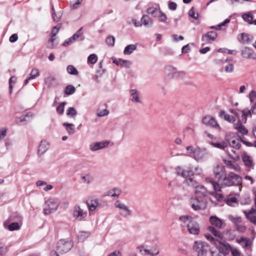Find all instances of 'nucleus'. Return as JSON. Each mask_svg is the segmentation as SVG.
<instances>
[{
	"mask_svg": "<svg viewBox=\"0 0 256 256\" xmlns=\"http://www.w3.org/2000/svg\"><path fill=\"white\" fill-rule=\"evenodd\" d=\"M165 72L170 78H174L183 79L186 76L184 72L177 71L175 68L170 66L165 68Z\"/></svg>",
	"mask_w": 256,
	"mask_h": 256,
	"instance_id": "12",
	"label": "nucleus"
},
{
	"mask_svg": "<svg viewBox=\"0 0 256 256\" xmlns=\"http://www.w3.org/2000/svg\"><path fill=\"white\" fill-rule=\"evenodd\" d=\"M208 194V191L206 188L202 185H199L198 187H196L194 190V196L206 200Z\"/></svg>",
	"mask_w": 256,
	"mask_h": 256,
	"instance_id": "18",
	"label": "nucleus"
},
{
	"mask_svg": "<svg viewBox=\"0 0 256 256\" xmlns=\"http://www.w3.org/2000/svg\"><path fill=\"white\" fill-rule=\"evenodd\" d=\"M112 62H113V63L115 64L117 66H124L125 65V64H126L127 63H129L130 64V62H129L128 60H123L122 59H119V60H117L116 58H114V59H113Z\"/></svg>",
	"mask_w": 256,
	"mask_h": 256,
	"instance_id": "52",
	"label": "nucleus"
},
{
	"mask_svg": "<svg viewBox=\"0 0 256 256\" xmlns=\"http://www.w3.org/2000/svg\"><path fill=\"white\" fill-rule=\"evenodd\" d=\"M228 144L230 146V148H232V152L234 154H236V150H238L241 146L240 140L238 138H236L233 140L231 142L228 140Z\"/></svg>",
	"mask_w": 256,
	"mask_h": 256,
	"instance_id": "25",
	"label": "nucleus"
},
{
	"mask_svg": "<svg viewBox=\"0 0 256 256\" xmlns=\"http://www.w3.org/2000/svg\"><path fill=\"white\" fill-rule=\"evenodd\" d=\"M230 220L234 222V226L241 224L242 222V218L240 216H230Z\"/></svg>",
	"mask_w": 256,
	"mask_h": 256,
	"instance_id": "56",
	"label": "nucleus"
},
{
	"mask_svg": "<svg viewBox=\"0 0 256 256\" xmlns=\"http://www.w3.org/2000/svg\"><path fill=\"white\" fill-rule=\"evenodd\" d=\"M202 122L206 126L214 128L219 127V125L216 120L213 117L210 116H205L204 118H203Z\"/></svg>",
	"mask_w": 256,
	"mask_h": 256,
	"instance_id": "24",
	"label": "nucleus"
},
{
	"mask_svg": "<svg viewBox=\"0 0 256 256\" xmlns=\"http://www.w3.org/2000/svg\"><path fill=\"white\" fill-rule=\"evenodd\" d=\"M4 226L5 228L8 230L10 231L18 230L20 228V224L18 222H12L11 224H8V222L6 221L4 222Z\"/></svg>",
	"mask_w": 256,
	"mask_h": 256,
	"instance_id": "27",
	"label": "nucleus"
},
{
	"mask_svg": "<svg viewBox=\"0 0 256 256\" xmlns=\"http://www.w3.org/2000/svg\"><path fill=\"white\" fill-rule=\"evenodd\" d=\"M80 178L82 180V182L86 184H90L92 183L94 180L93 176L90 174L82 175Z\"/></svg>",
	"mask_w": 256,
	"mask_h": 256,
	"instance_id": "44",
	"label": "nucleus"
},
{
	"mask_svg": "<svg viewBox=\"0 0 256 256\" xmlns=\"http://www.w3.org/2000/svg\"><path fill=\"white\" fill-rule=\"evenodd\" d=\"M242 122L240 120H238L236 124H234V128L236 130L240 133L244 135L247 134L248 130L242 124Z\"/></svg>",
	"mask_w": 256,
	"mask_h": 256,
	"instance_id": "31",
	"label": "nucleus"
},
{
	"mask_svg": "<svg viewBox=\"0 0 256 256\" xmlns=\"http://www.w3.org/2000/svg\"><path fill=\"white\" fill-rule=\"evenodd\" d=\"M226 204L231 206H235L238 204L236 198L233 196H230L225 200Z\"/></svg>",
	"mask_w": 256,
	"mask_h": 256,
	"instance_id": "42",
	"label": "nucleus"
},
{
	"mask_svg": "<svg viewBox=\"0 0 256 256\" xmlns=\"http://www.w3.org/2000/svg\"><path fill=\"white\" fill-rule=\"evenodd\" d=\"M62 126L66 128L68 134H73L75 132V126L73 124L64 122Z\"/></svg>",
	"mask_w": 256,
	"mask_h": 256,
	"instance_id": "41",
	"label": "nucleus"
},
{
	"mask_svg": "<svg viewBox=\"0 0 256 256\" xmlns=\"http://www.w3.org/2000/svg\"><path fill=\"white\" fill-rule=\"evenodd\" d=\"M60 28V26L58 24L54 26L51 32V36H56V34L58 33Z\"/></svg>",
	"mask_w": 256,
	"mask_h": 256,
	"instance_id": "62",
	"label": "nucleus"
},
{
	"mask_svg": "<svg viewBox=\"0 0 256 256\" xmlns=\"http://www.w3.org/2000/svg\"><path fill=\"white\" fill-rule=\"evenodd\" d=\"M242 18L244 22L249 24H251L254 18L252 12H248L242 14Z\"/></svg>",
	"mask_w": 256,
	"mask_h": 256,
	"instance_id": "34",
	"label": "nucleus"
},
{
	"mask_svg": "<svg viewBox=\"0 0 256 256\" xmlns=\"http://www.w3.org/2000/svg\"><path fill=\"white\" fill-rule=\"evenodd\" d=\"M246 218L252 223L256 225V210L252 208L250 210H244Z\"/></svg>",
	"mask_w": 256,
	"mask_h": 256,
	"instance_id": "22",
	"label": "nucleus"
},
{
	"mask_svg": "<svg viewBox=\"0 0 256 256\" xmlns=\"http://www.w3.org/2000/svg\"><path fill=\"white\" fill-rule=\"evenodd\" d=\"M142 25L146 27L152 26L154 22L153 20L148 16V14H144L140 19Z\"/></svg>",
	"mask_w": 256,
	"mask_h": 256,
	"instance_id": "28",
	"label": "nucleus"
},
{
	"mask_svg": "<svg viewBox=\"0 0 256 256\" xmlns=\"http://www.w3.org/2000/svg\"><path fill=\"white\" fill-rule=\"evenodd\" d=\"M146 12L154 18H157L159 22H166L167 20L166 15L160 10L159 6L150 7L147 9Z\"/></svg>",
	"mask_w": 256,
	"mask_h": 256,
	"instance_id": "8",
	"label": "nucleus"
},
{
	"mask_svg": "<svg viewBox=\"0 0 256 256\" xmlns=\"http://www.w3.org/2000/svg\"><path fill=\"white\" fill-rule=\"evenodd\" d=\"M214 174L217 182L212 178H206L207 183L212 184L216 191H220L222 188L242 185V178L239 174L233 172L226 174L224 166L218 165L214 168Z\"/></svg>",
	"mask_w": 256,
	"mask_h": 256,
	"instance_id": "1",
	"label": "nucleus"
},
{
	"mask_svg": "<svg viewBox=\"0 0 256 256\" xmlns=\"http://www.w3.org/2000/svg\"><path fill=\"white\" fill-rule=\"evenodd\" d=\"M75 91V87L74 86L70 84L66 86L64 92L66 95L69 96L73 94Z\"/></svg>",
	"mask_w": 256,
	"mask_h": 256,
	"instance_id": "48",
	"label": "nucleus"
},
{
	"mask_svg": "<svg viewBox=\"0 0 256 256\" xmlns=\"http://www.w3.org/2000/svg\"><path fill=\"white\" fill-rule=\"evenodd\" d=\"M115 208L118 210L119 214L124 218L130 217L132 214V211L124 202L120 200H117L114 204Z\"/></svg>",
	"mask_w": 256,
	"mask_h": 256,
	"instance_id": "5",
	"label": "nucleus"
},
{
	"mask_svg": "<svg viewBox=\"0 0 256 256\" xmlns=\"http://www.w3.org/2000/svg\"><path fill=\"white\" fill-rule=\"evenodd\" d=\"M184 175H182V176L186 178L190 177L191 176H193L194 172L192 168L184 169L183 172Z\"/></svg>",
	"mask_w": 256,
	"mask_h": 256,
	"instance_id": "58",
	"label": "nucleus"
},
{
	"mask_svg": "<svg viewBox=\"0 0 256 256\" xmlns=\"http://www.w3.org/2000/svg\"><path fill=\"white\" fill-rule=\"evenodd\" d=\"M109 144L107 141L92 142L90 145V150L92 152L106 148Z\"/></svg>",
	"mask_w": 256,
	"mask_h": 256,
	"instance_id": "21",
	"label": "nucleus"
},
{
	"mask_svg": "<svg viewBox=\"0 0 256 256\" xmlns=\"http://www.w3.org/2000/svg\"><path fill=\"white\" fill-rule=\"evenodd\" d=\"M88 209L90 211H94L98 206V202L96 198H92L90 202H86Z\"/></svg>",
	"mask_w": 256,
	"mask_h": 256,
	"instance_id": "36",
	"label": "nucleus"
},
{
	"mask_svg": "<svg viewBox=\"0 0 256 256\" xmlns=\"http://www.w3.org/2000/svg\"><path fill=\"white\" fill-rule=\"evenodd\" d=\"M30 116V113H26L25 115L22 116L20 117H17L16 118V122L19 125L26 124L28 122L27 118Z\"/></svg>",
	"mask_w": 256,
	"mask_h": 256,
	"instance_id": "33",
	"label": "nucleus"
},
{
	"mask_svg": "<svg viewBox=\"0 0 256 256\" xmlns=\"http://www.w3.org/2000/svg\"><path fill=\"white\" fill-rule=\"evenodd\" d=\"M73 246L72 242L69 240H60L56 246V250L60 254L66 253L68 252Z\"/></svg>",
	"mask_w": 256,
	"mask_h": 256,
	"instance_id": "10",
	"label": "nucleus"
},
{
	"mask_svg": "<svg viewBox=\"0 0 256 256\" xmlns=\"http://www.w3.org/2000/svg\"><path fill=\"white\" fill-rule=\"evenodd\" d=\"M87 216V212L82 209L79 205H76L74 208L72 217L78 221L84 220Z\"/></svg>",
	"mask_w": 256,
	"mask_h": 256,
	"instance_id": "14",
	"label": "nucleus"
},
{
	"mask_svg": "<svg viewBox=\"0 0 256 256\" xmlns=\"http://www.w3.org/2000/svg\"><path fill=\"white\" fill-rule=\"evenodd\" d=\"M187 150H190L192 153L191 156L197 162L204 161L208 158V153L205 148H197L193 150L192 146H187Z\"/></svg>",
	"mask_w": 256,
	"mask_h": 256,
	"instance_id": "6",
	"label": "nucleus"
},
{
	"mask_svg": "<svg viewBox=\"0 0 256 256\" xmlns=\"http://www.w3.org/2000/svg\"><path fill=\"white\" fill-rule=\"evenodd\" d=\"M242 160L246 167V170L248 172L254 168V164L252 158L246 153H244L242 156Z\"/></svg>",
	"mask_w": 256,
	"mask_h": 256,
	"instance_id": "16",
	"label": "nucleus"
},
{
	"mask_svg": "<svg viewBox=\"0 0 256 256\" xmlns=\"http://www.w3.org/2000/svg\"><path fill=\"white\" fill-rule=\"evenodd\" d=\"M241 55L245 58L248 59H256V54L254 50L248 47H244L241 50Z\"/></svg>",
	"mask_w": 256,
	"mask_h": 256,
	"instance_id": "20",
	"label": "nucleus"
},
{
	"mask_svg": "<svg viewBox=\"0 0 256 256\" xmlns=\"http://www.w3.org/2000/svg\"><path fill=\"white\" fill-rule=\"evenodd\" d=\"M188 16L190 18L195 20H198V12H195L194 7H192L188 12Z\"/></svg>",
	"mask_w": 256,
	"mask_h": 256,
	"instance_id": "46",
	"label": "nucleus"
},
{
	"mask_svg": "<svg viewBox=\"0 0 256 256\" xmlns=\"http://www.w3.org/2000/svg\"><path fill=\"white\" fill-rule=\"evenodd\" d=\"M224 164L227 168L232 170L236 172H240L241 168L238 163L229 160H224Z\"/></svg>",
	"mask_w": 256,
	"mask_h": 256,
	"instance_id": "23",
	"label": "nucleus"
},
{
	"mask_svg": "<svg viewBox=\"0 0 256 256\" xmlns=\"http://www.w3.org/2000/svg\"><path fill=\"white\" fill-rule=\"evenodd\" d=\"M80 38V41H83L85 39L84 35L83 28H79L72 36L66 39L62 43V46H67L74 42L77 39Z\"/></svg>",
	"mask_w": 256,
	"mask_h": 256,
	"instance_id": "9",
	"label": "nucleus"
},
{
	"mask_svg": "<svg viewBox=\"0 0 256 256\" xmlns=\"http://www.w3.org/2000/svg\"><path fill=\"white\" fill-rule=\"evenodd\" d=\"M46 206L44 208V214H49L55 212L59 206V202L58 200L50 198L46 202Z\"/></svg>",
	"mask_w": 256,
	"mask_h": 256,
	"instance_id": "11",
	"label": "nucleus"
},
{
	"mask_svg": "<svg viewBox=\"0 0 256 256\" xmlns=\"http://www.w3.org/2000/svg\"><path fill=\"white\" fill-rule=\"evenodd\" d=\"M49 146V143L46 140H42L38 147V154L40 156L44 154L48 149Z\"/></svg>",
	"mask_w": 256,
	"mask_h": 256,
	"instance_id": "26",
	"label": "nucleus"
},
{
	"mask_svg": "<svg viewBox=\"0 0 256 256\" xmlns=\"http://www.w3.org/2000/svg\"><path fill=\"white\" fill-rule=\"evenodd\" d=\"M252 110L248 108L243 110L242 112V117L240 120L242 122L246 123V122L247 118L252 117Z\"/></svg>",
	"mask_w": 256,
	"mask_h": 256,
	"instance_id": "37",
	"label": "nucleus"
},
{
	"mask_svg": "<svg viewBox=\"0 0 256 256\" xmlns=\"http://www.w3.org/2000/svg\"><path fill=\"white\" fill-rule=\"evenodd\" d=\"M137 46L135 44H131L126 46L124 50L125 55H130L136 50Z\"/></svg>",
	"mask_w": 256,
	"mask_h": 256,
	"instance_id": "38",
	"label": "nucleus"
},
{
	"mask_svg": "<svg viewBox=\"0 0 256 256\" xmlns=\"http://www.w3.org/2000/svg\"><path fill=\"white\" fill-rule=\"evenodd\" d=\"M217 36L218 34L216 32L210 31L202 36V41L205 44H210L216 39Z\"/></svg>",
	"mask_w": 256,
	"mask_h": 256,
	"instance_id": "17",
	"label": "nucleus"
},
{
	"mask_svg": "<svg viewBox=\"0 0 256 256\" xmlns=\"http://www.w3.org/2000/svg\"><path fill=\"white\" fill-rule=\"evenodd\" d=\"M58 43V40L56 36H51L50 39L48 42L47 47L50 48H54L56 47Z\"/></svg>",
	"mask_w": 256,
	"mask_h": 256,
	"instance_id": "39",
	"label": "nucleus"
},
{
	"mask_svg": "<svg viewBox=\"0 0 256 256\" xmlns=\"http://www.w3.org/2000/svg\"><path fill=\"white\" fill-rule=\"evenodd\" d=\"M121 192V190L119 188H114L109 191V194L112 198H117L119 196Z\"/></svg>",
	"mask_w": 256,
	"mask_h": 256,
	"instance_id": "50",
	"label": "nucleus"
},
{
	"mask_svg": "<svg viewBox=\"0 0 256 256\" xmlns=\"http://www.w3.org/2000/svg\"><path fill=\"white\" fill-rule=\"evenodd\" d=\"M230 22V19L229 18H226L224 22L220 23V24L212 26L210 27V28L211 29H215L216 30H218L222 29V28L226 24H228Z\"/></svg>",
	"mask_w": 256,
	"mask_h": 256,
	"instance_id": "45",
	"label": "nucleus"
},
{
	"mask_svg": "<svg viewBox=\"0 0 256 256\" xmlns=\"http://www.w3.org/2000/svg\"><path fill=\"white\" fill-rule=\"evenodd\" d=\"M66 115L69 116L74 117L77 115V112L74 108L70 107L66 111Z\"/></svg>",
	"mask_w": 256,
	"mask_h": 256,
	"instance_id": "55",
	"label": "nucleus"
},
{
	"mask_svg": "<svg viewBox=\"0 0 256 256\" xmlns=\"http://www.w3.org/2000/svg\"><path fill=\"white\" fill-rule=\"evenodd\" d=\"M228 140L220 142H212L211 144L215 148L224 150L228 156L232 158H234V156L228 150Z\"/></svg>",
	"mask_w": 256,
	"mask_h": 256,
	"instance_id": "15",
	"label": "nucleus"
},
{
	"mask_svg": "<svg viewBox=\"0 0 256 256\" xmlns=\"http://www.w3.org/2000/svg\"><path fill=\"white\" fill-rule=\"evenodd\" d=\"M98 57L96 54H90L88 58V62L91 64H94L96 62Z\"/></svg>",
	"mask_w": 256,
	"mask_h": 256,
	"instance_id": "54",
	"label": "nucleus"
},
{
	"mask_svg": "<svg viewBox=\"0 0 256 256\" xmlns=\"http://www.w3.org/2000/svg\"><path fill=\"white\" fill-rule=\"evenodd\" d=\"M130 100L134 103H140L141 100L140 98V94L136 90H130Z\"/></svg>",
	"mask_w": 256,
	"mask_h": 256,
	"instance_id": "29",
	"label": "nucleus"
},
{
	"mask_svg": "<svg viewBox=\"0 0 256 256\" xmlns=\"http://www.w3.org/2000/svg\"><path fill=\"white\" fill-rule=\"evenodd\" d=\"M193 249L196 252L198 256H212V252L210 246L206 242L196 241L193 246Z\"/></svg>",
	"mask_w": 256,
	"mask_h": 256,
	"instance_id": "4",
	"label": "nucleus"
},
{
	"mask_svg": "<svg viewBox=\"0 0 256 256\" xmlns=\"http://www.w3.org/2000/svg\"><path fill=\"white\" fill-rule=\"evenodd\" d=\"M90 235L88 232H80L78 235V242H84Z\"/></svg>",
	"mask_w": 256,
	"mask_h": 256,
	"instance_id": "43",
	"label": "nucleus"
},
{
	"mask_svg": "<svg viewBox=\"0 0 256 256\" xmlns=\"http://www.w3.org/2000/svg\"><path fill=\"white\" fill-rule=\"evenodd\" d=\"M232 256H241V253L240 251L236 248H233L230 251Z\"/></svg>",
	"mask_w": 256,
	"mask_h": 256,
	"instance_id": "64",
	"label": "nucleus"
},
{
	"mask_svg": "<svg viewBox=\"0 0 256 256\" xmlns=\"http://www.w3.org/2000/svg\"><path fill=\"white\" fill-rule=\"evenodd\" d=\"M210 221L212 225L208 227V230L215 236L221 238L222 236L221 232L218 229H222L224 228L225 223L216 216H211L210 218Z\"/></svg>",
	"mask_w": 256,
	"mask_h": 256,
	"instance_id": "3",
	"label": "nucleus"
},
{
	"mask_svg": "<svg viewBox=\"0 0 256 256\" xmlns=\"http://www.w3.org/2000/svg\"><path fill=\"white\" fill-rule=\"evenodd\" d=\"M235 227L237 230L240 232H244L246 230V227L245 226L242 224L235 226Z\"/></svg>",
	"mask_w": 256,
	"mask_h": 256,
	"instance_id": "63",
	"label": "nucleus"
},
{
	"mask_svg": "<svg viewBox=\"0 0 256 256\" xmlns=\"http://www.w3.org/2000/svg\"><path fill=\"white\" fill-rule=\"evenodd\" d=\"M184 183L188 186L193 188L194 190L200 185L198 184V182L194 179V178L192 177L186 178L184 180Z\"/></svg>",
	"mask_w": 256,
	"mask_h": 256,
	"instance_id": "40",
	"label": "nucleus"
},
{
	"mask_svg": "<svg viewBox=\"0 0 256 256\" xmlns=\"http://www.w3.org/2000/svg\"><path fill=\"white\" fill-rule=\"evenodd\" d=\"M68 72L72 75H78V70L72 65H69L66 68Z\"/></svg>",
	"mask_w": 256,
	"mask_h": 256,
	"instance_id": "51",
	"label": "nucleus"
},
{
	"mask_svg": "<svg viewBox=\"0 0 256 256\" xmlns=\"http://www.w3.org/2000/svg\"><path fill=\"white\" fill-rule=\"evenodd\" d=\"M215 245L219 250V252L225 255H228L232 247L226 242L224 240H216Z\"/></svg>",
	"mask_w": 256,
	"mask_h": 256,
	"instance_id": "13",
	"label": "nucleus"
},
{
	"mask_svg": "<svg viewBox=\"0 0 256 256\" xmlns=\"http://www.w3.org/2000/svg\"><path fill=\"white\" fill-rule=\"evenodd\" d=\"M40 75V72L38 68H32L29 74L30 78L32 80H34Z\"/></svg>",
	"mask_w": 256,
	"mask_h": 256,
	"instance_id": "49",
	"label": "nucleus"
},
{
	"mask_svg": "<svg viewBox=\"0 0 256 256\" xmlns=\"http://www.w3.org/2000/svg\"><path fill=\"white\" fill-rule=\"evenodd\" d=\"M236 242L245 250H248L251 248L253 240H250L246 237H240L236 240Z\"/></svg>",
	"mask_w": 256,
	"mask_h": 256,
	"instance_id": "19",
	"label": "nucleus"
},
{
	"mask_svg": "<svg viewBox=\"0 0 256 256\" xmlns=\"http://www.w3.org/2000/svg\"><path fill=\"white\" fill-rule=\"evenodd\" d=\"M250 101L251 104H252L255 100H256V92L252 90L249 94Z\"/></svg>",
	"mask_w": 256,
	"mask_h": 256,
	"instance_id": "60",
	"label": "nucleus"
},
{
	"mask_svg": "<svg viewBox=\"0 0 256 256\" xmlns=\"http://www.w3.org/2000/svg\"><path fill=\"white\" fill-rule=\"evenodd\" d=\"M218 51L219 52L228 54H236V50H228L226 48H220Z\"/></svg>",
	"mask_w": 256,
	"mask_h": 256,
	"instance_id": "53",
	"label": "nucleus"
},
{
	"mask_svg": "<svg viewBox=\"0 0 256 256\" xmlns=\"http://www.w3.org/2000/svg\"><path fill=\"white\" fill-rule=\"evenodd\" d=\"M106 42L108 46H112L114 44L115 38L113 36H108L106 38Z\"/></svg>",
	"mask_w": 256,
	"mask_h": 256,
	"instance_id": "57",
	"label": "nucleus"
},
{
	"mask_svg": "<svg viewBox=\"0 0 256 256\" xmlns=\"http://www.w3.org/2000/svg\"><path fill=\"white\" fill-rule=\"evenodd\" d=\"M66 102H62L56 108V112L60 114H64V106L66 105Z\"/></svg>",
	"mask_w": 256,
	"mask_h": 256,
	"instance_id": "59",
	"label": "nucleus"
},
{
	"mask_svg": "<svg viewBox=\"0 0 256 256\" xmlns=\"http://www.w3.org/2000/svg\"><path fill=\"white\" fill-rule=\"evenodd\" d=\"M190 204L194 210H204L206 207V200H204L196 196H192L189 200Z\"/></svg>",
	"mask_w": 256,
	"mask_h": 256,
	"instance_id": "7",
	"label": "nucleus"
},
{
	"mask_svg": "<svg viewBox=\"0 0 256 256\" xmlns=\"http://www.w3.org/2000/svg\"><path fill=\"white\" fill-rule=\"evenodd\" d=\"M140 252L142 254H144L142 252H144V254L146 255H148L149 256H154V254H152V250L146 249L144 248V246H139L137 248Z\"/></svg>",
	"mask_w": 256,
	"mask_h": 256,
	"instance_id": "47",
	"label": "nucleus"
},
{
	"mask_svg": "<svg viewBox=\"0 0 256 256\" xmlns=\"http://www.w3.org/2000/svg\"><path fill=\"white\" fill-rule=\"evenodd\" d=\"M234 66L232 63L228 64L224 68V70L226 72L231 73L234 71Z\"/></svg>",
	"mask_w": 256,
	"mask_h": 256,
	"instance_id": "61",
	"label": "nucleus"
},
{
	"mask_svg": "<svg viewBox=\"0 0 256 256\" xmlns=\"http://www.w3.org/2000/svg\"><path fill=\"white\" fill-rule=\"evenodd\" d=\"M219 116L221 118H223L224 120L230 122H234L236 120L234 116L226 114L224 110H221L220 112Z\"/></svg>",
	"mask_w": 256,
	"mask_h": 256,
	"instance_id": "35",
	"label": "nucleus"
},
{
	"mask_svg": "<svg viewBox=\"0 0 256 256\" xmlns=\"http://www.w3.org/2000/svg\"><path fill=\"white\" fill-rule=\"evenodd\" d=\"M238 42L242 44H248L251 41L250 36L245 33H242L238 36Z\"/></svg>",
	"mask_w": 256,
	"mask_h": 256,
	"instance_id": "32",
	"label": "nucleus"
},
{
	"mask_svg": "<svg viewBox=\"0 0 256 256\" xmlns=\"http://www.w3.org/2000/svg\"><path fill=\"white\" fill-rule=\"evenodd\" d=\"M179 220L180 222L181 227L186 228L190 234L197 235L200 233L199 224L192 216L188 215L181 216Z\"/></svg>",
	"mask_w": 256,
	"mask_h": 256,
	"instance_id": "2",
	"label": "nucleus"
},
{
	"mask_svg": "<svg viewBox=\"0 0 256 256\" xmlns=\"http://www.w3.org/2000/svg\"><path fill=\"white\" fill-rule=\"evenodd\" d=\"M51 12L54 20L55 22H58L62 16V10H60L59 11L56 12L53 4H51Z\"/></svg>",
	"mask_w": 256,
	"mask_h": 256,
	"instance_id": "30",
	"label": "nucleus"
}]
</instances>
